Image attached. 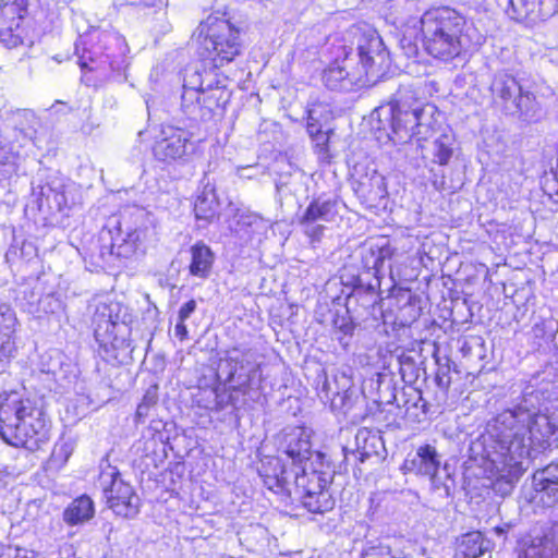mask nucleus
Returning a JSON list of instances; mask_svg holds the SVG:
<instances>
[{"mask_svg":"<svg viewBox=\"0 0 558 558\" xmlns=\"http://www.w3.org/2000/svg\"><path fill=\"white\" fill-rule=\"evenodd\" d=\"M217 375L229 384L231 391L227 400H225L226 393H215L214 408L221 410L228 404L235 409L242 408L246 404V396L252 398L253 385L258 375L255 354L250 350L233 349L229 351L227 359L220 362Z\"/></svg>","mask_w":558,"mask_h":558,"instance_id":"0eeeda50","label":"nucleus"},{"mask_svg":"<svg viewBox=\"0 0 558 558\" xmlns=\"http://www.w3.org/2000/svg\"><path fill=\"white\" fill-rule=\"evenodd\" d=\"M409 53H415L416 52V46H411V44L409 43Z\"/></svg>","mask_w":558,"mask_h":558,"instance_id":"864d4df0","label":"nucleus"},{"mask_svg":"<svg viewBox=\"0 0 558 558\" xmlns=\"http://www.w3.org/2000/svg\"><path fill=\"white\" fill-rule=\"evenodd\" d=\"M195 308L196 302L194 300H190L189 302L184 303L179 310V319L186 320L192 315V313H194Z\"/></svg>","mask_w":558,"mask_h":558,"instance_id":"a18cd8bd","label":"nucleus"},{"mask_svg":"<svg viewBox=\"0 0 558 558\" xmlns=\"http://www.w3.org/2000/svg\"><path fill=\"white\" fill-rule=\"evenodd\" d=\"M122 307L118 302H99L93 315L94 335L104 347L122 349L129 347L126 336L130 329L121 316Z\"/></svg>","mask_w":558,"mask_h":558,"instance_id":"ddd939ff","label":"nucleus"},{"mask_svg":"<svg viewBox=\"0 0 558 558\" xmlns=\"http://www.w3.org/2000/svg\"><path fill=\"white\" fill-rule=\"evenodd\" d=\"M216 76H217V74L213 70H210V71L205 70L203 72L204 84H203L202 93L225 86L222 81H220Z\"/></svg>","mask_w":558,"mask_h":558,"instance_id":"c03bdc74","label":"nucleus"},{"mask_svg":"<svg viewBox=\"0 0 558 558\" xmlns=\"http://www.w3.org/2000/svg\"><path fill=\"white\" fill-rule=\"evenodd\" d=\"M141 403H146V405H148L150 408L153 405H155L157 403V395H156V392L155 391H147L144 395Z\"/></svg>","mask_w":558,"mask_h":558,"instance_id":"8fccbe9b","label":"nucleus"},{"mask_svg":"<svg viewBox=\"0 0 558 558\" xmlns=\"http://www.w3.org/2000/svg\"><path fill=\"white\" fill-rule=\"evenodd\" d=\"M64 356L58 350H51L43 354L40 366L43 372L52 374L57 381L65 380L71 384L76 378L74 367L63 362Z\"/></svg>","mask_w":558,"mask_h":558,"instance_id":"393cba45","label":"nucleus"},{"mask_svg":"<svg viewBox=\"0 0 558 558\" xmlns=\"http://www.w3.org/2000/svg\"><path fill=\"white\" fill-rule=\"evenodd\" d=\"M412 35V32H411V28L408 26L407 29H405V34L401 40L402 45L404 46V44L408 41V37H410Z\"/></svg>","mask_w":558,"mask_h":558,"instance_id":"603ef678","label":"nucleus"},{"mask_svg":"<svg viewBox=\"0 0 558 558\" xmlns=\"http://www.w3.org/2000/svg\"><path fill=\"white\" fill-rule=\"evenodd\" d=\"M203 84H204L203 72H201L197 69L186 70V73L184 75V81H183L184 88L202 93Z\"/></svg>","mask_w":558,"mask_h":558,"instance_id":"4c0bfd02","label":"nucleus"},{"mask_svg":"<svg viewBox=\"0 0 558 558\" xmlns=\"http://www.w3.org/2000/svg\"><path fill=\"white\" fill-rule=\"evenodd\" d=\"M15 324L16 317L13 310L7 304H0V363L8 360L12 352L11 336Z\"/></svg>","mask_w":558,"mask_h":558,"instance_id":"bb28decb","label":"nucleus"},{"mask_svg":"<svg viewBox=\"0 0 558 558\" xmlns=\"http://www.w3.org/2000/svg\"><path fill=\"white\" fill-rule=\"evenodd\" d=\"M373 114L378 120L379 129H390L388 137L396 145L415 138L424 149L422 142L434 137L440 126L437 107L421 101L407 88H400L392 101L378 107Z\"/></svg>","mask_w":558,"mask_h":558,"instance_id":"20e7f679","label":"nucleus"},{"mask_svg":"<svg viewBox=\"0 0 558 558\" xmlns=\"http://www.w3.org/2000/svg\"><path fill=\"white\" fill-rule=\"evenodd\" d=\"M280 449L286 458L288 470H299L307 465L313 456L311 434L306 428L293 427L286 429L282 434Z\"/></svg>","mask_w":558,"mask_h":558,"instance_id":"f3484780","label":"nucleus"},{"mask_svg":"<svg viewBox=\"0 0 558 558\" xmlns=\"http://www.w3.org/2000/svg\"><path fill=\"white\" fill-rule=\"evenodd\" d=\"M519 558H558L553 546L548 543L531 544L519 556Z\"/></svg>","mask_w":558,"mask_h":558,"instance_id":"e433bc0d","label":"nucleus"},{"mask_svg":"<svg viewBox=\"0 0 558 558\" xmlns=\"http://www.w3.org/2000/svg\"><path fill=\"white\" fill-rule=\"evenodd\" d=\"M243 40L239 28L227 20L217 21L210 25L203 41V54L214 69H219L232 62L241 54Z\"/></svg>","mask_w":558,"mask_h":558,"instance_id":"1a4fd4ad","label":"nucleus"},{"mask_svg":"<svg viewBox=\"0 0 558 558\" xmlns=\"http://www.w3.org/2000/svg\"><path fill=\"white\" fill-rule=\"evenodd\" d=\"M536 492L543 493L551 502H558V462H553L533 475Z\"/></svg>","mask_w":558,"mask_h":558,"instance_id":"a878e982","label":"nucleus"},{"mask_svg":"<svg viewBox=\"0 0 558 558\" xmlns=\"http://www.w3.org/2000/svg\"><path fill=\"white\" fill-rule=\"evenodd\" d=\"M113 234L111 230H102L85 257L95 268L107 269L117 266L119 257L116 255V246L113 243Z\"/></svg>","mask_w":558,"mask_h":558,"instance_id":"412c9836","label":"nucleus"},{"mask_svg":"<svg viewBox=\"0 0 558 558\" xmlns=\"http://www.w3.org/2000/svg\"><path fill=\"white\" fill-rule=\"evenodd\" d=\"M95 514L93 500L82 495L75 498L63 511V520L69 525L82 524L90 520Z\"/></svg>","mask_w":558,"mask_h":558,"instance_id":"cd10ccee","label":"nucleus"},{"mask_svg":"<svg viewBox=\"0 0 558 558\" xmlns=\"http://www.w3.org/2000/svg\"><path fill=\"white\" fill-rule=\"evenodd\" d=\"M340 38H345V44L356 39V54L352 53V57L355 58V66L366 82L383 75L389 68V52L376 31L361 32L359 27H351Z\"/></svg>","mask_w":558,"mask_h":558,"instance_id":"6e6552de","label":"nucleus"},{"mask_svg":"<svg viewBox=\"0 0 558 558\" xmlns=\"http://www.w3.org/2000/svg\"><path fill=\"white\" fill-rule=\"evenodd\" d=\"M522 86L518 81L507 72H498L495 74L490 84V90L494 100L499 104L507 112L514 99L520 94Z\"/></svg>","mask_w":558,"mask_h":558,"instance_id":"b1692460","label":"nucleus"},{"mask_svg":"<svg viewBox=\"0 0 558 558\" xmlns=\"http://www.w3.org/2000/svg\"><path fill=\"white\" fill-rule=\"evenodd\" d=\"M314 142L316 153L318 154L319 158L322 160H328L329 159V153H328V143H329V135L328 132L318 133L317 135L311 137Z\"/></svg>","mask_w":558,"mask_h":558,"instance_id":"ea45409f","label":"nucleus"},{"mask_svg":"<svg viewBox=\"0 0 558 558\" xmlns=\"http://www.w3.org/2000/svg\"><path fill=\"white\" fill-rule=\"evenodd\" d=\"M268 227V221L259 215L255 213H242L236 216L231 231L241 241L248 243L260 241L262 236L266 234Z\"/></svg>","mask_w":558,"mask_h":558,"instance_id":"4be33fe9","label":"nucleus"},{"mask_svg":"<svg viewBox=\"0 0 558 558\" xmlns=\"http://www.w3.org/2000/svg\"><path fill=\"white\" fill-rule=\"evenodd\" d=\"M557 432L556 413L532 411L519 404L493 417L472 450L481 449L482 468L488 477L495 478L494 489L508 495L530 460L550 447Z\"/></svg>","mask_w":558,"mask_h":558,"instance_id":"f257e3e1","label":"nucleus"},{"mask_svg":"<svg viewBox=\"0 0 558 558\" xmlns=\"http://www.w3.org/2000/svg\"><path fill=\"white\" fill-rule=\"evenodd\" d=\"M150 407L146 405V403H140L136 410V417L138 420L145 418L148 415Z\"/></svg>","mask_w":558,"mask_h":558,"instance_id":"3c124183","label":"nucleus"},{"mask_svg":"<svg viewBox=\"0 0 558 558\" xmlns=\"http://www.w3.org/2000/svg\"><path fill=\"white\" fill-rule=\"evenodd\" d=\"M510 114H519L525 120L537 119L542 113V106L536 97L521 88L520 94L517 95L514 104L510 106L507 111Z\"/></svg>","mask_w":558,"mask_h":558,"instance_id":"c756f323","label":"nucleus"},{"mask_svg":"<svg viewBox=\"0 0 558 558\" xmlns=\"http://www.w3.org/2000/svg\"><path fill=\"white\" fill-rule=\"evenodd\" d=\"M315 456L318 460L323 459V454L320 452H315Z\"/></svg>","mask_w":558,"mask_h":558,"instance_id":"5fc2aeb1","label":"nucleus"},{"mask_svg":"<svg viewBox=\"0 0 558 558\" xmlns=\"http://www.w3.org/2000/svg\"><path fill=\"white\" fill-rule=\"evenodd\" d=\"M148 234L147 214L143 209L124 214L113 235L117 257L131 259L144 255Z\"/></svg>","mask_w":558,"mask_h":558,"instance_id":"9b49d317","label":"nucleus"},{"mask_svg":"<svg viewBox=\"0 0 558 558\" xmlns=\"http://www.w3.org/2000/svg\"><path fill=\"white\" fill-rule=\"evenodd\" d=\"M99 485L109 508L123 518H134L140 512L141 500L134 488L121 477L116 466L108 462L100 464Z\"/></svg>","mask_w":558,"mask_h":558,"instance_id":"9d476101","label":"nucleus"},{"mask_svg":"<svg viewBox=\"0 0 558 558\" xmlns=\"http://www.w3.org/2000/svg\"><path fill=\"white\" fill-rule=\"evenodd\" d=\"M74 184L62 178H53L40 189L39 209L46 207L52 214L62 213L74 204Z\"/></svg>","mask_w":558,"mask_h":558,"instance_id":"6ab92c4d","label":"nucleus"},{"mask_svg":"<svg viewBox=\"0 0 558 558\" xmlns=\"http://www.w3.org/2000/svg\"><path fill=\"white\" fill-rule=\"evenodd\" d=\"M338 214L339 202L322 195L311 201L300 218V226L312 243L319 242L326 229L324 223L333 221Z\"/></svg>","mask_w":558,"mask_h":558,"instance_id":"dca6fc26","label":"nucleus"},{"mask_svg":"<svg viewBox=\"0 0 558 558\" xmlns=\"http://www.w3.org/2000/svg\"><path fill=\"white\" fill-rule=\"evenodd\" d=\"M378 438L376 433L367 429L361 428L357 430L355 435V445L356 452L359 454V459L361 462H364L367 458H369L373 453L376 452V442Z\"/></svg>","mask_w":558,"mask_h":558,"instance_id":"72a5a7b5","label":"nucleus"},{"mask_svg":"<svg viewBox=\"0 0 558 558\" xmlns=\"http://www.w3.org/2000/svg\"><path fill=\"white\" fill-rule=\"evenodd\" d=\"M360 558H411L401 551L392 550L389 546L372 545L363 549Z\"/></svg>","mask_w":558,"mask_h":558,"instance_id":"c9c22d12","label":"nucleus"},{"mask_svg":"<svg viewBox=\"0 0 558 558\" xmlns=\"http://www.w3.org/2000/svg\"><path fill=\"white\" fill-rule=\"evenodd\" d=\"M413 296L412 295H409V303H411Z\"/></svg>","mask_w":558,"mask_h":558,"instance_id":"13d9d810","label":"nucleus"},{"mask_svg":"<svg viewBox=\"0 0 558 558\" xmlns=\"http://www.w3.org/2000/svg\"><path fill=\"white\" fill-rule=\"evenodd\" d=\"M403 5L413 7L414 1L413 0H395V3L390 7V9H395L396 11H398V9L403 8ZM396 13H398V12H396ZM403 22H404V16L402 14H396L393 16V23L402 24Z\"/></svg>","mask_w":558,"mask_h":558,"instance_id":"49530a36","label":"nucleus"},{"mask_svg":"<svg viewBox=\"0 0 558 558\" xmlns=\"http://www.w3.org/2000/svg\"><path fill=\"white\" fill-rule=\"evenodd\" d=\"M333 327L336 330L341 332L343 336H349L353 332L354 326L351 322V318L348 316H339L337 315L333 318Z\"/></svg>","mask_w":558,"mask_h":558,"instance_id":"37998d69","label":"nucleus"},{"mask_svg":"<svg viewBox=\"0 0 558 558\" xmlns=\"http://www.w3.org/2000/svg\"><path fill=\"white\" fill-rule=\"evenodd\" d=\"M558 12V0H509L507 14L518 22L535 24Z\"/></svg>","mask_w":558,"mask_h":558,"instance_id":"a211bd4d","label":"nucleus"},{"mask_svg":"<svg viewBox=\"0 0 558 558\" xmlns=\"http://www.w3.org/2000/svg\"><path fill=\"white\" fill-rule=\"evenodd\" d=\"M219 203L214 189H205L197 196L194 204V213L197 221L210 222L218 214Z\"/></svg>","mask_w":558,"mask_h":558,"instance_id":"7c9ffc66","label":"nucleus"},{"mask_svg":"<svg viewBox=\"0 0 558 558\" xmlns=\"http://www.w3.org/2000/svg\"><path fill=\"white\" fill-rule=\"evenodd\" d=\"M25 116H32V117H33V113H32V112L26 111V112H25Z\"/></svg>","mask_w":558,"mask_h":558,"instance_id":"4d7b16f0","label":"nucleus"},{"mask_svg":"<svg viewBox=\"0 0 558 558\" xmlns=\"http://www.w3.org/2000/svg\"><path fill=\"white\" fill-rule=\"evenodd\" d=\"M29 0H1L0 41L8 48L23 45L27 37L25 23Z\"/></svg>","mask_w":558,"mask_h":558,"instance_id":"2eb2a0df","label":"nucleus"},{"mask_svg":"<svg viewBox=\"0 0 558 558\" xmlns=\"http://www.w3.org/2000/svg\"><path fill=\"white\" fill-rule=\"evenodd\" d=\"M259 475L269 490L300 500L308 512L324 513L333 508L335 501L327 489L329 480L308 464L288 470L282 457H267L262 461Z\"/></svg>","mask_w":558,"mask_h":558,"instance_id":"7ed1b4c3","label":"nucleus"},{"mask_svg":"<svg viewBox=\"0 0 558 558\" xmlns=\"http://www.w3.org/2000/svg\"><path fill=\"white\" fill-rule=\"evenodd\" d=\"M191 275L203 279L207 278L214 263L211 250L204 243L198 242L191 247Z\"/></svg>","mask_w":558,"mask_h":558,"instance_id":"c85d7f7f","label":"nucleus"},{"mask_svg":"<svg viewBox=\"0 0 558 558\" xmlns=\"http://www.w3.org/2000/svg\"><path fill=\"white\" fill-rule=\"evenodd\" d=\"M196 150L189 130L174 125H162L155 142L153 153L157 160L172 163H185Z\"/></svg>","mask_w":558,"mask_h":558,"instance_id":"4468645a","label":"nucleus"},{"mask_svg":"<svg viewBox=\"0 0 558 558\" xmlns=\"http://www.w3.org/2000/svg\"><path fill=\"white\" fill-rule=\"evenodd\" d=\"M333 62L324 73V81L330 89H349L352 85L363 82V75L355 66L352 46L345 45V38L333 36L328 38Z\"/></svg>","mask_w":558,"mask_h":558,"instance_id":"f8f14e48","label":"nucleus"},{"mask_svg":"<svg viewBox=\"0 0 558 558\" xmlns=\"http://www.w3.org/2000/svg\"><path fill=\"white\" fill-rule=\"evenodd\" d=\"M317 108L313 107L307 110V133L311 137L317 135L318 133H323L322 125L318 122L316 117Z\"/></svg>","mask_w":558,"mask_h":558,"instance_id":"79ce46f5","label":"nucleus"},{"mask_svg":"<svg viewBox=\"0 0 558 558\" xmlns=\"http://www.w3.org/2000/svg\"><path fill=\"white\" fill-rule=\"evenodd\" d=\"M393 252L395 250L386 240L368 242L361 248L362 265L365 269L372 271L374 277L378 278L385 262L392 258Z\"/></svg>","mask_w":558,"mask_h":558,"instance_id":"5701e85b","label":"nucleus"},{"mask_svg":"<svg viewBox=\"0 0 558 558\" xmlns=\"http://www.w3.org/2000/svg\"><path fill=\"white\" fill-rule=\"evenodd\" d=\"M128 45L118 33L92 28L80 35L75 54L83 71L95 72L102 81L126 68Z\"/></svg>","mask_w":558,"mask_h":558,"instance_id":"423d86ee","label":"nucleus"},{"mask_svg":"<svg viewBox=\"0 0 558 558\" xmlns=\"http://www.w3.org/2000/svg\"><path fill=\"white\" fill-rule=\"evenodd\" d=\"M340 379L342 381L341 387H339V385H338V380H339L338 375H335L333 383H331L328 378L325 379L323 387H322V392L325 393V396L323 398L333 401L335 397L340 396L341 390L344 393L348 392L350 385H351L350 379L344 374H342L340 376Z\"/></svg>","mask_w":558,"mask_h":558,"instance_id":"f704fd0d","label":"nucleus"},{"mask_svg":"<svg viewBox=\"0 0 558 558\" xmlns=\"http://www.w3.org/2000/svg\"><path fill=\"white\" fill-rule=\"evenodd\" d=\"M418 24L425 52L442 62L452 61L485 43V35L454 9H430L415 22Z\"/></svg>","mask_w":558,"mask_h":558,"instance_id":"f03ea898","label":"nucleus"},{"mask_svg":"<svg viewBox=\"0 0 558 558\" xmlns=\"http://www.w3.org/2000/svg\"><path fill=\"white\" fill-rule=\"evenodd\" d=\"M50 425L45 413L17 392L0 398V437L14 447L37 450L49 439Z\"/></svg>","mask_w":558,"mask_h":558,"instance_id":"39448f33","label":"nucleus"},{"mask_svg":"<svg viewBox=\"0 0 558 558\" xmlns=\"http://www.w3.org/2000/svg\"><path fill=\"white\" fill-rule=\"evenodd\" d=\"M440 466V456L435 447L424 445L414 454H409L402 464L404 473H415L434 478Z\"/></svg>","mask_w":558,"mask_h":558,"instance_id":"aec40b11","label":"nucleus"},{"mask_svg":"<svg viewBox=\"0 0 558 558\" xmlns=\"http://www.w3.org/2000/svg\"><path fill=\"white\" fill-rule=\"evenodd\" d=\"M490 542L478 531L469 532L461 536L458 543L459 551L466 558H477L488 550Z\"/></svg>","mask_w":558,"mask_h":558,"instance_id":"2f4dec72","label":"nucleus"},{"mask_svg":"<svg viewBox=\"0 0 558 558\" xmlns=\"http://www.w3.org/2000/svg\"><path fill=\"white\" fill-rule=\"evenodd\" d=\"M369 185L374 187V191H369V193L374 194V198H383L387 194L385 178L377 172H374L369 178Z\"/></svg>","mask_w":558,"mask_h":558,"instance_id":"a19ab883","label":"nucleus"},{"mask_svg":"<svg viewBox=\"0 0 558 558\" xmlns=\"http://www.w3.org/2000/svg\"><path fill=\"white\" fill-rule=\"evenodd\" d=\"M453 137L448 133H440L430 143L432 161L434 163L446 166L453 154Z\"/></svg>","mask_w":558,"mask_h":558,"instance_id":"473e14b6","label":"nucleus"},{"mask_svg":"<svg viewBox=\"0 0 558 558\" xmlns=\"http://www.w3.org/2000/svg\"><path fill=\"white\" fill-rule=\"evenodd\" d=\"M496 532H497L498 534H501V533H502V530H501V529H499V527H497V529H496Z\"/></svg>","mask_w":558,"mask_h":558,"instance_id":"6e6d98bb","label":"nucleus"},{"mask_svg":"<svg viewBox=\"0 0 558 558\" xmlns=\"http://www.w3.org/2000/svg\"><path fill=\"white\" fill-rule=\"evenodd\" d=\"M39 307L47 314H57L63 310V302L54 294H47L39 300Z\"/></svg>","mask_w":558,"mask_h":558,"instance_id":"58836bf2","label":"nucleus"},{"mask_svg":"<svg viewBox=\"0 0 558 558\" xmlns=\"http://www.w3.org/2000/svg\"><path fill=\"white\" fill-rule=\"evenodd\" d=\"M35 557H36V553L34 550H31L27 548H22V547H16L14 549V555L12 556V558H35Z\"/></svg>","mask_w":558,"mask_h":558,"instance_id":"09e8293b","label":"nucleus"},{"mask_svg":"<svg viewBox=\"0 0 558 558\" xmlns=\"http://www.w3.org/2000/svg\"><path fill=\"white\" fill-rule=\"evenodd\" d=\"M174 336L179 338L181 341L186 339L187 337V328L185 326V320H180L174 326Z\"/></svg>","mask_w":558,"mask_h":558,"instance_id":"de8ad7c7","label":"nucleus"}]
</instances>
